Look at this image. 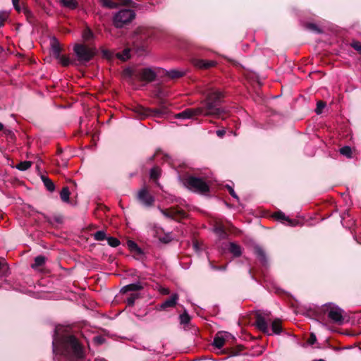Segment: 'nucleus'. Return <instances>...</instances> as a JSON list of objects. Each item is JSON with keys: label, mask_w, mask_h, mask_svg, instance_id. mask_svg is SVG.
I'll use <instances>...</instances> for the list:
<instances>
[{"label": "nucleus", "mask_w": 361, "mask_h": 361, "mask_svg": "<svg viewBox=\"0 0 361 361\" xmlns=\"http://www.w3.org/2000/svg\"><path fill=\"white\" fill-rule=\"evenodd\" d=\"M253 270H254V269H253V268H250V269H249V274H250V275L251 276V277H252V279H255V275H254V274H253Z\"/></svg>", "instance_id": "obj_61"}, {"label": "nucleus", "mask_w": 361, "mask_h": 361, "mask_svg": "<svg viewBox=\"0 0 361 361\" xmlns=\"http://www.w3.org/2000/svg\"><path fill=\"white\" fill-rule=\"evenodd\" d=\"M255 319V326L258 330L269 336V322L271 321V312L269 311L257 310L254 312Z\"/></svg>", "instance_id": "obj_9"}, {"label": "nucleus", "mask_w": 361, "mask_h": 361, "mask_svg": "<svg viewBox=\"0 0 361 361\" xmlns=\"http://www.w3.org/2000/svg\"><path fill=\"white\" fill-rule=\"evenodd\" d=\"M243 349V345H238L232 347H226L221 350V353L228 355L229 357H232L238 355Z\"/></svg>", "instance_id": "obj_18"}, {"label": "nucleus", "mask_w": 361, "mask_h": 361, "mask_svg": "<svg viewBox=\"0 0 361 361\" xmlns=\"http://www.w3.org/2000/svg\"><path fill=\"white\" fill-rule=\"evenodd\" d=\"M127 245L130 252L134 251L137 247V244L133 240H128Z\"/></svg>", "instance_id": "obj_47"}, {"label": "nucleus", "mask_w": 361, "mask_h": 361, "mask_svg": "<svg viewBox=\"0 0 361 361\" xmlns=\"http://www.w3.org/2000/svg\"><path fill=\"white\" fill-rule=\"evenodd\" d=\"M135 13L131 9H122L117 12L113 18L114 25L117 28L129 25L135 18Z\"/></svg>", "instance_id": "obj_10"}, {"label": "nucleus", "mask_w": 361, "mask_h": 361, "mask_svg": "<svg viewBox=\"0 0 361 361\" xmlns=\"http://www.w3.org/2000/svg\"><path fill=\"white\" fill-rule=\"evenodd\" d=\"M161 151L160 149H157L155 152V154L150 158V160L152 161L155 158V157L158 156L159 153H161Z\"/></svg>", "instance_id": "obj_59"}, {"label": "nucleus", "mask_w": 361, "mask_h": 361, "mask_svg": "<svg viewBox=\"0 0 361 361\" xmlns=\"http://www.w3.org/2000/svg\"><path fill=\"white\" fill-rule=\"evenodd\" d=\"M8 18V13L6 11H0V27L4 25Z\"/></svg>", "instance_id": "obj_45"}, {"label": "nucleus", "mask_w": 361, "mask_h": 361, "mask_svg": "<svg viewBox=\"0 0 361 361\" xmlns=\"http://www.w3.org/2000/svg\"><path fill=\"white\" fill-rule=\"evenodd\" d=\"M32 162L30 161H20L16 166V168L20 171H24L31 167Z\"/></svg>", "instance_id": "obj_34"}, {"label": "nucleus", "mask_w": 361, "mask_h": 361, "mask_svg": "<svg viewBox=\"0 0 361 361\" xmlns=\"http://www.w3.org/2000/svg\"><path fill=\"white\" fill-rule=\"evenodd\" d=\"M229 252L233 255L234 257H239L241 255V247L239 245L235 243H230Z\"/></svg>", "instance_id": "obj_29"}, {"label": "nucleus", "mask_w": 361, "mask_h": 361, "mask_svg": "<svg viewBox=\"0 0 361 361\" xmlns=\"http://www.w3.org/2000/svg\"><path fill=\"white\" fill-rule=\"evenodd\" d=\"M142 289L143 286L140 282H138L136 283H130L123 286L121 290V293L123 294L127 293L128 292L135 293L136 291L141 290Z\"/></svg>", "instance_id": "obj_19"}, {"label": "nucleus", "mask_w": 361, "mask_h": 361, "mask_svg": "<svg viewBox=\"0 0 361 361\" xmlns=\"http://www.w3.org/2000/svg\"><path fill=\"white\" fill-rule=\"evenodd\" d=\"M70 190L68 186H65L62 188L60 192V197L61 200L63 202L69 203L70 202Z\"/></svg>", "instance_id": "obj_30"}, {"label": "nucleus", "mask_w": 361, "mask_h": 361, "mask_svg": "<svg viewBox=\"0 0 361 361\" xmlns=\"http://www.w3.org/2000/svg\"><path fill=\"white\" fill-rule=\"evenodd\" d=\"M140 298V294L137 293H132L129 294L126 299V302L127 305L129 307H133L135 304V301L136 299Z\"/></svg>", "instance_id": "obj_31"}, {"label": "nucleus", "mask_w": 361, "mask_h": 361, "mask_svg": "<svg viewBox=\"0 0 361 361\" xmlns=\"http://www.w3.org/2000/svg\"><path fill=\"white\" fill-rule=\"evenodd\" d=\"M23 12L26 17L27 21L30 24L33 25H36L37 20H36L35 16L33 15V13H32V11L27 6H23Z\"/></svg>", "instance_id": "obj_23"}, {"label": "nucleus", "mask_w": 361, "mask_h": 361, "mask_svg": "<svg viewBox=\"0 0 361 361\" xmlns=\"http://www.w3.org/2000/svg\"><path fill=\"white\" fill-rule=\"evenodd\" d=\"M51 45L54 57L59 56V54L61 51V48L59 40L56 37H54L51 39Z\"/></svg>", "instance_id": "obj_24"}, {"label": "nucleus", "mask_w": 361, "mask_h": 361, "mask_svg": "<svg viewBox=\"0 0 361 361\" xmlns=\"http://www.w3.org/2000/svg\"><path fill=\"white\" fill-rule=\"evenodd\" d=\"M340 153L346 157L347 158H351L353 155L352 149L349 146H344L339 149Z\"/></svg>", "instance_id": "obj_38"}, {"label": "nucleus", "mask_w": 361, "mask_h": 361, "mask_svg": "<svg viewBox=\"0 0 361 361\" xmlns=\"http://www.w3.org/2000/svg\"><path fill=\"white\" fill-rule=\"evenodd\" d=\"M321 311L326 314L328 318L333 322L336 324L341 325L343 324L344 322V310L341 307L329 303L326 304L322 307Z\"/></svg>", "instance_id": "obj_7"}, {"label": "nucleus", "mask_w": 361, "mask_h": 361, "mask_svg": "<svg viewBox=\"0 0 361 361\" xmlns=\"http://www.w3.org/2000/svg\"><path fill=\"white\" fill-rule=\"evenodd\" d=\"M193 248L195 251H198L200 250L199 244L197 240L193 242Z\"/></svg>", "instance_id": "obj_58"}, {"label": "nucleus", "mask_w": 361, "mask_h": 361, "mask_svg": "<svg viewBox=\"0 0 361 361\" xmlns=\"http://www.w3.org/2000/svg\"><path fill=\"white\" fill-rule=\"evenodd\" d=\"M216 135L219 137H223L224 135L226 134V130H219L216 131Z\"/></svg>", "instance_id": "obj_57"}, {"label": "nucleus", "mask_w": 361, "mask_h": 361, "mask_svg": "<svg viewBox=\"0 0 361 361\" xmlns=\"http://www.w3.org/2000/svg\"><path fill=\"white\" fill-rule=\"evenodd\" d=\"M193 65L200 70H209L217 65V62L214 60H205L202 59H194Z\"/></svg>", "instance_id": "obj_12"}, {"label": "nucleus", "mask_w": 361, "mask_h": 361, "mask_svg": "<svg viewBox=\"0 0 361 361\" xmlns=\"http://www.w3.org/2000/svg\"><path fill=\"white\" fill-rule=\"evenodd\" d=\"M53 352L68 357L81 359L84 357V349L78 338L73 335H60L55 329L53 336Z\"/></svg>", "instance_id": "obj_2"}, {"label": "nucleus", "mask_w": 361, "mask_h": 361, "mask_svg": "<svg viewBox=\"0 0 361 361\" xmlns=\"http://www.w3.org/2000/svg\"><path fill=\"white\" fill-rule=\"evenodd\" d=\"M214 231L220 239H226L228 237L225 227L222 224L216 223L214 225Z\"/></svg>", "instance_id": "obj_21"}, {"label": "nucleus", "mask_w": 361, "mask_h": 361, "mask_svg": "<svg viewBox=\"0 0 361 361\" xmlns=\"http://www.w3.org/2000/svg\"><path fill=\"white\" fill-rule=\"evenodd\" d=\"M133 111L140 119H145L149 116L155 118H164L169 114V109L166 102L161 99L159 101L158 106L156 108H146L139 105L134 107Z\"/></svg>", "instance_id": "obj_3"}, {"label": "nucleus", "mask_w": 361, "mask_h": 361, "mask_svg": "<svg viewBox=\"0 0 361 361\" xmlns=\"http://www.w3.org/2000/svg\"><path fill=\"white\" fill-rule=\"evenodd\" d=\"M230 338H234L231 334L228 333H226L224 336H219V334H217L214 338L213 345L217 349H221Z\"/></svg>", "instance_id": "obj_15"}, {"label": "nucleus", "mask_w": 361, "mask_h": 361, "mask_svg": "<svg viewBox=\"0 0 361 361\" xmlns=\"http://www.w3.org/2000/svg\"><path fill=\"white\" fill-rule=\"evenodd\" d=\"M226 188L228 190L229 194L235 199H236L237 200H239V197L237 195V194L235 193V192L234 191L233 188L228 185H226Z\"/></svg>", "instance_id": "obj_48"}, {"label": "nucleus", "mask_w": 361, "mask_h": 361, "mask_svg": "<svg viewBox=\"0 0 361 361\" xmlns=\"http://www.w3.org/2000/svg\"><path fill=\"white\" fill-rule=\"evenodd\" d=\"M313 361H325L323 359H319V360H313Z\"/></svg>", "instance_id": "obj_64"}, {"label": "nucleus", "mask_w": 361, "mask_h": 361, "mask_svg": "<svg viewBox=\"0 0 361 361\" xmlns=\"http://www.w3.org/2000/svg\"><path fill=\"white\" fill-rule=\"evenodd\" d=\"M160 176V170L158 167H153L151 170H150V178L154 180H157Z\"/></svg>", "instance_id": "obj_40"}, {"label": "nucleus", "mask_w": 361, "mask_h": 361, "mask_svg": "<svg viewBox=\"0 0 361 361\" xmlns=\"http://www.w3.org/2000/svg\"><path fill=\"white\" fill-rule=\"evenodd\" d=\"M47 258L43 255H38L35 258V262L31 264L33 269L42 267L46 262Z\"/></svg>", "instance_id": "obj_26"}, {"label": "nucleus", "mask_w": 361, "mask_h": 361, "mask_svg": "<svg viewBox=\"0 0 361 361\" xmlns=\"http://www.w3.org/2000/svg\"><path fill=\"white\" fill-rule=\"evenodd\" d=\"M13 7L16 9V11H18V13L23 11V8H21L20 4H18L16 6H13Z\"/></svg>", "instance_id": "obj_60"}, {"label": "nucleus", "mask_w": 361, "mask_h": 361, "mask_svg": "<svg viewBox=\"0 0 361 361\" xmlns=\"http://www.w3.org/2000/svg\"><path fill=\"white\" fill-rule=\"evenodd\" d=\"M41 178L47 190L53 192L55 189L54 182L49 177L45 176H42Z\"/></svg>", "instance_id": "obj_28"}, {"label": "nucleus", "mask_w": 361, "mask_h": 361, "mask_svg": "<svg viewBox=\"0 0 361 361\" xmlns=\"http://www.w3.org/2000/svg\"><path fill=\"white\" fill-rule=\"evenodd\" d=\"M180 323L181 324H188L190 322L191 317L186 310L179 316Z\"/></svg>", "instance_id": "obj_37"}, {"label": "nucleus", "mask_w": 361, "mask_h": 361, "mask_svg": "<svg viewBox=\"0 0 361 361\" xmlns=\"http://www.w3.org/2000/svg\"><path fill=\"white\" fill-rule=\"evenodd\" d=\"M94 341L98 344H102L104 341V338L102 336H95L94 338Z\"/></svg>", "instance_id": "obj_54"}, {"label": "nucleus", "mask_w": 361, "mask_h": 361, "mask_svg": "<svg viewBox=\"0 0 361 361\" xmlns=\"http://www.w3.org/2000/svg\"><path fill=\"white\" fill-rule=\"evenodd\" d=\"M94 240L97 241H101L106 239V233L103 231H98L94 234Z\"/></svg>", "instance_id": "obj_41"}, {"label": "nucleus", "mask_w": 361, "mask_h": 361, "mask_svg": "<svg viewBox=\"0 0 361 361\" xmlns=\"http://www.w3.org/2000/svg\"><path fill=\"white\" fill-rule=\"evenodd\" d=\"M4 125L0 122V131H2L4 130Z\"/></svg>", "instance_id": "obj_63"}, {"label": "nucleus", "mask_w": 361, "mask_h": 361, "mask_svg": "<svg viewBox=\"0 0 361 361\" xmlns=\"http://www.w3.org/2000/svg\"><path fill=\"white\" fill-rule=\"evenodd\" d=\"M116 1L118 3V6L120 5H123V6H130L133 8L136 7V4L134 3L132 0H116Z\"/></svg>", "instance_id": "obj_43"}, {"label": "nucleus", "mask_w": 361, "mask_h": 361, "mask_svg": "<svg viewBox=\"0 0 361 361\" xmlns=\"http://www.w3.org/2000/svg\"><path fill=\"white\" fill-rule=\"evenodd\" d=\"M130 49L127 48L123 50L121 52H118L116 54V57L123 61L128 60L130 57Z\"/></svg>", "instance_id": "obj_33"}, {"label": "nucleus", "mask_w": 361, "mask_h": 361, "mask_svg": "<svg viewBox=\"0 0 361 361\" xmlns=\"http://www.w3.org/2000/svg\"><path fill=\"white\" fill-rule=\"evenodd\" d=\"M54 221L58 224H62L63 223V216L61 215H56L54 217Z\"/></svg>", "instance_id": "obj_55"}, {"label": "nucleus", "mask_w": 361, "mask_h": 361, "mask_svg": "<svg viewBox=\"0 0 361 361\" xmlns=\"http://www.w3.org/2000/svg\"><path fill=\"white\" fill-rule=\"evenodd\" d=\"M3 134L6 136V137L11 140H13L16 138L15 134L13 132L9 129H6L4 128V130H2Z\"/></svg>", "instance_id": "obj_46"}, {"label": "nucleus", "mask_w": 361, "mask_h": 361, "mask_svg": "<svg viewBox=\"0 0 361 361\" xmlns=\"http://www.w3.org/2000/svg\"><path fill=\"white\" fill-rule=\"evenodd\" d=\"M122 76L130 82L135 80L150 82L156 79L157 74L149 68L141 69L126 68L123 71Z\"/></svg>", "instance_id": "obj_4"}, {"label": "nucleus", "mask_w": 361, "mask_h": 361, "mask_svg": "<svg viewBox=\"0 0 361 361\" xmlns=\"http://www.w3.org/2000/svg\"><path fill=\"white\" fill-rule=\"evenodd\" d=\"M224 94L222 92L216 91L209 93L205 99L201 102V106L197 108H188L184 111L175 115L176 118L188 119L197 116L203 115L205 116H214L216 118L225 119L228 111L224 108L220 107Z\"/></svg>", "instance_id": "obj_1"}, {"label": "nucleus", "mask_w": 361, "mask_h": 361, "mask_svg": "<svg viewBox=\"0 0 361 361\" xmlns=\"http://www.w3.org/2000/svg\"><path fill=\"white\" fill-rule=\"evenodd\" d=\"M109 245L112 247H116L120 245V241L118 238L114 237H109L106 238Z\"/></svg>", "instance_id": "obj_42"}, {"label": "nucleus", "mask_w": 361, "mask_h": 361, "mask_svg": "<svg viewBox=\"0 0 361 361\" xmlns=\"http://www.w3.org/2000/svg\"><path fill=\"white\" fill-rule=\"evenodd\" d=\"M316 341H317V337L314 334L312 333L307 340V343L310 345H313L316 343Z\"/></svg>", "instance_id": "obj_51"}, {"label": "nucleus", "mask_w": 361, "mask_h": 361, "mask_svg": "<svg viewBox=\"0 0 361 361\" xmlns=\"http://www.w3.org/2000/svg\"><path fill=\"white\" fill-rule=\"evenodd\" d=\"M73 51L76 56V62L78 65H86L95 56V49L85 44H75Z\"/></svg>", "instance_id": "obj_6"}, {"label": "nucleus", "mask_w": 361, "mask_h": 361, "mask_svg": "<svg viewBox=\"0 0 361 361\" xmlns=\"http://www.w3.org/2000/svg\"><path fill=\"white\" fill-rule=\"evenodd\" d=\"M326 103L324 101L319 100L317 103V108L315 109V112L317 114H322L324 108L326 106Z\"/></svg>", "instance_id": "obj_44"}, {"label": "nucleus", "mask_w": 361, "mask_h": 361, "mask_svg": "<svg viewBox=\"0 0 361 361\" xmlns=\"http://www.w3.org/2000/svg\"><path fill=\"white\" fill-rule=\"evenodd\" d=\"M19 1H20V0H12L13 5L16 6V5L19 4Z\"/></svg>", "instance_id": "obj_62"}, {"label": "nucleus", "mask_w": 361, "mask_h": 361, "mask_svg": "<svg viewBox=\"0 0 361 361\" xmlns=\"http://www.w3.org/2000/svg\"><path fill=\"white\" fill-rule=\"evenodd\" d=\"M99 4L106 8L114 9L118 7V3L116 0H98Z\"/></svg>", "instance_id": "obj_22"}, {"label": "nucleus", "mask_w": 361, "mask_h": 361, "mask_svg": "<svg viewBox=\"0 0 361 361\" xmlns=\"http://www.w3.org/2000/svg\"><path fill=\"white\" fill-rule=\"evenodd\" d=\"M183 185L195 192L206 194L209 191V187L201 178L190 176L183 180Z\"/></svg>", "instance_id": "obj_8"}, {"label": "nucleus", "mask_w": 361, "mask_h": 361, "mask_svg": "<svg viewBox=\"0 0 361 361\" xmlns=\"http://www.w3.org/2000/svg\"><path fill=\"white\" fill-rule=\"evenodd\" d=\"M102 56L107 59H110L113 57V53L107 49H103L102 51Z\"/></svg>", "instance_id": "obj_49"}, {"label": "nucleus", "mask_w": 361, "mask_h": 361, "mask_svg": "<svg viewBox=\"0 0 361 361\" xmlns=\"http://www.w3.org/2000/svg\"><path fill=\"white\" fill-rule=\"evenodd\" d=\"M211 268L214 270H225L226 265L216 266L214 265L212 262H209Z\"/></svg>", "instance_id": "obj_52"}, {"label": "nucleus", "mask_w": 361, "mask_h": 361, "mask_svg": "<svg viewBox=\"0 0 361 361\" xmlns=\"http://www.w3.org/2000/svg\"><path fill=\"white\" fill-rule=\"evenodd\" d=\"M305 27L312 32H316V33H322V30L314 23H307L305 25Z\"/></svg>", "instance_id": "obj_35"}, {"label": "nucleus", "mask_w": 361, "mask_h": 361, "mask_svg": "<svg viewBox=\"0 0 361 361\" xmlns=\"http://www.w3.org/2000/svg\"><path fill=\"white\" fill-rule=\"evenodd\" d=\"M271 330L273 334H279L282 332L283 328L281 326V321L279 319H275L271 322Z\"/></svg>", "instance_id": "obj_25"}, {"label": "nucleus", "mask_w": 361, "mask_h": 361, "mask_svg": "<svg viewBox=\"0 0 361 361\" xmlns=\"http://www.w3.org/2000/svg\"><path fill=\"white\" fill-rule=\"evenodd\" d=\"M154 236L157 237L160 242L164 244H168L172 240V237L170 233H164L161 228H157L154 231Z\"/></svg>", "instance_id": "obj_17"}, {"label": "nucleus", "mask_w": 361, "mask_h": 361, "mask_svg": "<svg viewBox=\"0 0 361 361\" xmlns=\"http://www.w3.org/2000/svg\"><path fill=\"white\" fill-rule=\"evenodd\" d=\"M152 33V30L144 27L138 28L135 33L133 38V49L138 55H142L146 52Z\"/></svg>", "instance_id": "obj_5"}, {"label": "nucleus", "mask_w": 361, "mask_h": 361, "mask_svg": "<svg viewBox=\"0 0 361 361\" xmlns=\"http://www.w3.org/2000/svg\"><path fill=\"white\" fill-rule=\"evenodd\" d=\"M42 215L43 216V218L44 219V220L50 225H53L54 223L53 221H51V219L48 216H47L46 214H42Z\"/></svg>", "instance_id": "obj_56"}, {"label": "nucleus", "mask_w": 361, "mask_h": 361, "mask_svg": "<svg viewBox=\"0 0 361 361\" xmlns=\"http://www.w3.org/2000/svg\"><path fill=\"white\" fill-rule=\"evenodd\" d=\"M178 300L177 293L173 294L170 298H167L159 305L160 310H167L168 308L173 307L176 305Z\"/></svg>", "instance_id": "obj_16"}, {"label": "nucleus", "mask_w": 361, "mask_h": 361, "mask_svg": "<svg viewBox=\"0 0 361 361\" xmlns=\"http://www.w3.org/2000/svg\"><path fill=\"white\" fill-rule=\"evenodd\" d=\"M352 47L361 54V42L357 41L353 42Z\"/></svg>", "instance_id": "obj_50"}, {"label": "nucleus", "mask_w": 361, "mask_h": 361, "mask_svg": "<svg viewBox=\"0 0 361 361\" xmlns=\"http://www.w3.org/2000/svg\"><path fill=\"white\" fill-rule=\"evenodd\" d=\"M273 217H274L277 220L287 221L290 224L291 223L290 219L288 217L286 216L285 214L283 212H282L281 211H278V212H275L273 214Z\"/></svg>", "instance_id": "obj_39"}, {"label": "nucleus", "mask_w": 361, "mask_h": 361, "mask_svg": "<svg viewBox=\"0 0 361 361\" xmlns=\"http://www.w3.org/2000/svg\"><path fill=\"white\" fill-rule=\"evenodd\" d=\"M254 253L261 265L267 268L269 266V260L264 249L260 246H255L254 247Z\"/></svg>", "instance_id": "obj_14"}, {"label": "nucleus", "mask_w": 361, "mask_h": 361, "mask_svg": "<svg viewBox=\"0 0 361 361\" xmlns=\"http://www.w3.org/2000/svg\"><path fill=\"white\" fill-rule=\"evenodd\" d=\"M132 252L137 256H142L144 254L142 250L139 246Z\"/></svg>", "instance_id": "obj_53"}, {"label": "nucleus", "mask_w": 361, "mask_h": 361, "mask_svg": "<svg viewBox=\"0 0 361 361\" xmlns=\"http://www.w3.org/2000/svg\"><path fill=\"white\" fill-rule=\"evenodd\" d=\"M166 75L171 79H178L184 75V73L178 70H171L166 71Z\"/></svg>", "instance_id": "obj_32"}, {"label": "nucleus", "mask_w": 361, "mask_h": 361, "mask_svg": "<svg viewBox=\"0 0 361 361\" xmlns=\"http://www.w3.org/2000/svg\"><path fill=\"white\" fill-rule=\"evenodd\" d=\"M138 200L146 207H151L154 202V198L146 189H142L138 193Z\"/></svg>", "instance_id": "obj_13"}, {"label": "nucleus", "mask_w": 361, "mask_h": 361, "mask_svg": "<svg viewBox=\"0 0 361 361\" xmlns=\"http://www.w3.org/2000/svg\"><path fill=\"white\" fill-rule=\"evenodd\" d=\"M82 37L85 42H89L94 39V35L92 30L87 27L82 31Z\"/></svg>", "instance_id": "obj_27"}, {"label": "nucleus", "mask_w": 361, "mask_h": 361, "mask_svg": "<svg viewBox=\"0 0 361 361\" xmlns=\"http://www.w3.org/2000/svg\"><path fill=\"white\" fill-rule=\"evenodd\" d=\"M160 212L166 218L180 221L181 219L186 217V213L183 210L176 207H171L169 209H161Z\"/></svg>", "instance_id": "obj_11"}, {"label": "nucleus", "mask_w": 361, "mask_h": 361, "mask_svg": "<svg viewBox=\"0 0 361 361\" xmlns=\"http://www.w3.org/2000/svg\"><path fill=\"white\" fill-rule=\"evenodd\" d=\"M61 3L63 6L71 9H75L78 6V2L76 0H61Z\"/></svg>", "instance_id": "obj_36"}, {"label": "nucleus", "mask_w": 361, "mask_h": 361, "mask_svg": "<svg viewBox=\"0 0 361 361\" xmlns=\"http://www.w3.org/2000/svg\"><path fill=\"white\" fill-rule=\"evenodd\" d=\"M54 58L59 60V63L64 67H67L71 64L78 66V63L75 59L71 60L68 56L61 55V53L59 54V56H54Z\"/></svg>", "instance_id": "obj_20"}]
</instances>
